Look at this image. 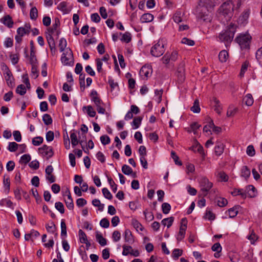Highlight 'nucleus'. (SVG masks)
<instances>
[{"label": "nucleus", "instance_id": "2f4dec72", "mask_svg": "<svg viewBox=\"0 0 262 262\" xmlns=\"http://www.w3.org/2000/svg\"><path fill=\"white\" fill-rule=\"evenodd\" d=\"M70 138L71 140V143L73 147L77 145L79 143V140L77 139V135L75 133L74 130L72 131L70 134Z\"/></svg>", "mask_w": 262, "mask_h": 262}, {"label": "nucleus", "instance_id": "9d476101", "mask_svg": "<svg viewBox=\"0 0 262 262\" xmlns=\"http://www.w3.org/2000/svg\"><path fill=\"white\" fill-rule=\"evenodd\" d=\"M152 72L151 66L149 64L143 66L140 70V75L144 78H147L151 76Z\"/></svg>", "mask_w": 262, "mask_h": 262}, {"label": "nucleus", "instance_id": "a18cd8bd", "mask_svg": "<svg viewBox=\"0 0 262 262\" xmlns=\"http://www.w3.org/2000/svg\"><path fill=\"white\" fill-rule=\"evenodd\" d=\"M31 160V156L29 154L23 155L20 159L19 163L21 164H27Z\"/></svg>", "mask_w": 262, "mask_h": 262}, {"label": "nucleus", "instance_id": "9b49d317", "mask_svg": "<svg viewBox=\"0 0 262 262\" xmlns=\"http://www.w3.org/2000/svg\"><path fill=\"white\" fill-rule=\"evenodd\" d=\"M5 70H6V71L5 74V78L7 82V85L10 88H13L15 85V83L12 73L6 66H5Z\"/></svg>", "mask_w": 262, "mask_h": 262}, {"label": "nucleus", "instance_id": "bf43d9fd", "mask_svg": "<svg viewBox=\"0 0 262 262\" xmlns=\"http://www.w3.org/2000/svg\"><path fill=\"white\" fill-rule=\"evenodd\" d=\"M67 40L64 38H61L59 40V47L60 52H63L67 46Z\"/></svg>", "mask_w": 262, "mask_h": 262}, {"label": "nucleus", "instance_id": "f704fd0d", "mask_svg": "<svg viewBox=\"0 0 262 262\" xmlns=\"http://www.w3.org/2000/svg\"><path fill=\"white\" fill-rule=\"evenodd\" d=\"M142 120V118L141 117H135L134 119V120L132 123V125L133 126L134 129H137L139 127L141 123Z\"/></svg>", "mask_w": 262, "mask_h": 262}, {"label": "nucleus", "instance_id": "f3484780", "mask_svg": "<svg viewBox=\"0 0 262 262\" xmlns=\"http://www.w3.org/2000/svg\"><path fill=\"white\" fill-rule=\"evenodd\" d=\"M215 175L219 178V180L220 181L227 182L229 177L227 174L223 171L217 170L215 173Z\"/></svg>", "mask_w": 262, "mask_h": 262}, {"label": "nucleus", "instance_id": "37998d69", "mask_svg": "<svg viewBox=\"0 0 262 262\" xmlns=\"http://www.w3.org/2000/svg\"><path fill=\"white\" fill-rule=\"evenodd\" d=\"M122 171L126 175H129L133 173V169L128 165L124 164L122 167Z\"/></svg>", "mask_w": 262, "mask_h": 262}, {"label": "nucleus", "instance_id": "7ed1b4c3", "mask_svg": "<svg viewBox=\"0 0 262 262\" xmlns=\"http://www.w3.org/2000/svg\"><path fill=\"white\" fill-rule=\"evenodd\" d=\"M91 100L93 101L96 107L98 113L104 114L105 112V109L103 107L104 103L102 100L98 96L97 92L96 90H92L90 94Z\"/></svg>", "mask_w": 262, "mask_h": 262}, {"label": "nucleus", "instance_id": "58836bf2", "mask_svg": "<svg viewBox=\"0 0 262 262\" xmlns=\"http://www.w3.org/2000/svg\"><path fill=\"white\" fill-rule=\"evenodd\" d=\"M37 61L36 57L35 55V52L34 51V47H32L31 48L30 62L31 65H34L36 64Z\"/></svg>", "mask_w": 262, "mask_h": 262}, {"label": "nucleus", "instance_id": "dca6fc26", "mask_svg": "<svg viewBox=\"0 0 262 262\" xmlns=\"http://www.w3.org/2000/svg\"><path fill=\"white\" fill-rule=\"evenodd\" d=\"M1 21L9 28H11L13 25V21L9 15L4 16L1 19Z\"/></svg>", "mask_w": 262, "mask_h": 262}, {"label": "nucleus", "instance_id": "6e6552de", "mask_svg": "<svg viewBox=\"0 0 262 262\" xmlns=\"http://www.w3.org/2000/svg\"><path fill=\"white\" fill-rule=\"evenodd\" d=\"M200 184L201 188V191L203 192L204 195H206L208 192L212 188L213 184L211 182H209V180L205 178H202L200 180Z\"/></svg>", "mask_w": 262, "mask_h": 262}, {"label": "nucleus", "instance_id": "412c9836", "mask_svg": "<svg viewBox=\"0 0 262 262\" xmlns=\"http://www.w3.org/2000/svg\"><path fill=\"white\" fill-rule=\"evenodd\" d=\"M65 203H66L67 207L69 209H70V210L73 209L74 203H73V201L72 196L71 195V193H69V194L68 195L67 199L65 200Z\"/></svg>", "mask_w": 262, "mask_h": 262}, {"label": "nucleus", "instance_id": "c85d7f7f", "mask_svg": "<svg viewBox=\"0 0 262 262\" xmlns=\"http://www.w3.org/2000/svg\"><path fill=\"white\" fill-rule=\"evenodd\" d=\"M228 57V53L226 50H222L220 52L219 58L222 62H226Z\"/></svg>", "mask_w": 262, "mask_h": 262}, {"label": "nucleus", "instance_id": "6ab92c4d", "mask_svg": "<svg viewBox=\"0 0 262 262\" xmlns=\"http://www.w3.org/2000/svg\"><path fill=\"white\" fill-rule=\"evenodd\" d=\"M154 19V16L150 13H145L143 14L141 18L140 21L142 23H149Z\"/></svg>", "mask_w": 262, "mask_h": 262}, {"label": "nucleus", "instance_id": "de8ad7c7", "mask_svg": "<svg viewBox=\"0 0 262 262\" xmlns=\"http://www.w3.org/2000/svg\"><path fill=\"white\" fill-rule=\"evenodd\" d=\"M204 217L208 220H214L215 219V214L210 210H207Z\"/></svg>", "mask_w": 262, "mask_h": 262}, {"label": "nucleus", "instance_id": "a878e982", "mask_svg": "<svg viewBox=\"0 0 262 262\" xmlns=\"http://www.w3.org/2000/svg\"><path fill=\"white\" fill-rule=\"evenodd\" d=\"M82 109L83 110L84 109L86 110L88 115L91 117H95L96 114V112L91 105L84 106L83 107Z\"/></svg>", "mask_w": 262, "mask_h": 262}, {"label": "nucleus", "instance_id": "f8f14e48", "mask_svg": "<svg viewBox=\"0 0 262 262\" xmlns=\"http://www.w3.org/2000/svg\"><path fill=\"white\" fill-rule=\"evenodd\" d=\"M53 171V168L52 165H48L45 170L46 174V179L50 183H54L55 181V177L52 174Z\"/></svg>", "mask_w": 262, "mask_h": 262}, {"label": "nucleus", "instance_id": "20e7f679", "mask_svg": "<svg viewBox=\"0 0 262 262\" xmlns=\"http://www.w3.org/2000/svg\"><path fill=\"white\" fill-rule=\"evenodd\" d=\"M165 40L164 39H159L158 42L151 47L150 50L151 54L157 57L162 55L165 50Z\"/></svg>", "mask_w": 262, "mask_h": 262}, {"label": "nucleus", "instance_id": "0e129e2a", "mask_svg": "<svg viewBox=\"0 0 262 262\" xmlns=\"http://www.w3.org/2000/svg\"><path fill=\"white\" fill-rule=\"evenodd\" d=\"M173 19L176 23H179L181 22V12L180 11L176 12L173 16Z\"/></svg>", "mask_w": 262, "mask_h": 262}, {"label": "nucleus", "instance_id": "4d7b16f0", "mask_svg": "<svg viewBox=\"0 0 262 262\" xmlns=\"http://www.w3.org/2000/svg\"><path fill=\"white\" fill-rule=\"evenodd\" d=\"M112 238L114 242H118L121 239L120 232L118 230L114 231L112 234Z\"/></svg>", "mask_w": 262, "mask_h": 262}, {"label": "nucleus", "instance_id": "79ce46f5", "mask_svg": "<svg viewBox=\"0 0 262 262\" xmlns=\"http://www.w3.org/2000/svg\"><path fill=\"white\" fill-rule=\"evenodd\" d=\"M106 177L107 178L108 182L114 192H115L117 190V185L115 184V182L113 180V179L111 177H109L107 175H106Z\"/></svg>", "mask_w": 262, "mask_h": 262}, {"label": "nucleus", "instance_id": "3c124183", "mask_svg": "<svg viewBox=\"0 0 262 262\" xmlns=\"http://www.w3.org/2000/svg\"><path fill=\"white\" fill-rule=\"evenodd\" d=\"M162 209L164 214H168L171 209V206L167 203H164L162 205Z\"/></svg>", "mask_w": 262, "mask_h": 262}, {"label": "nucleus", "instance_id": "a19ab883", "mask_svg": "<svg viewBox=\"0 0 262 262\" xmlns=\"http://www.w3.org/2000/svg\"><path fill=\"white\" fill-rule=\"evenodd\" d=\"M18 147V144L16 142H9L7 149L10 152H15Z\"/></svg>", "mask_w": 262, "mask_h": 262}, {"label": "nucleus", "instance_id": "ddd939ff", "mask_svg": "<svg viewBox=\"0 0 262 262\" xmlns=\"http://www.w3.org/2000/svg\"><path fill=\"white\" fill-rule=\"evenodd\" d=\"M39 151L40 152L44 154L45 156H48V159L51 158L54 155L52 147L47 145H43L41 147L39 148Z\"/></svg>", "mask_w": 262, "mask_h": 262}, {"label": "nucleus", "instance_id": "72a5a7b5", "mask_svg": "<svg viewBox=\"0 0 262 262\" xmlns=\"http://www.w3.org/2000/svg\"><path fill=\"white\" fill-rule=\"evenodd\" d=\"M183 254V250L180 249H174L172 252L171 256L172 258L177 260Z\"/></svg>", "mask_w": 262, "mask_h": 262}, {"label": "nucleus", "instance_id": "1a4fd4ad", "mask_svg": "<svg viewBox=\"0 0 262 262\" xmlns=\"http://www.w3.org/2000/svg\"><path fill=\"white\" fill-rule=\"evenodd\" d=\"M187 222L186 218H183L181 220V225L180 228L179 234L177 237L178 241H181L185 237V232L187 228Z\"/></svg>", "mask_w": 262, "mask_h": 262}, {"label": "nucleus", "instance_id": "393cba45", "mask_svg": "<svg viewBox=\"0 0 262 262\" xmlns=\"http://www.w3.org/2000/svg\"><path fill=\"white\" fill-rule=\"evenodd\" d=\"M213 101L214 102V111L219 115L221 113L222 107L220 104V102L219 100H217L216 98L214 97L213 98Z\"/></svg>", "mask_w": 262, "mask_h": 262}, {"label": "nucleus", "instance_id": "bb28decb", "mask_svg": "<svg viewBox=\"0 0 262 262\" xmlns=\"http://www.w3.org/2000/svg\"><path fill=\"white\" fill-rule=\"evenodd\" d=\"M250 15V10H245L240 16L239 18V21H241L242 23H244L247 20L249 17Z\"/></svg>", "mask_w": 262, "mask_h": 262}, {"label": "nucleus", "instance_id": "69168bd1", "mask_svg": "<svg viewBox=\"0 0 262 262\" xmlns=\"http://www.w3.org/2000/svg\"><path fill=\"white\" fill-rule=\"evenodd\" d=\"M56 209L58 210L60 213L63 214L64 212V206L63 204L60 202H56L55 204Z\"/></svg>", "mask_w": 262, "mask_h": 262}, {"label": "nucleus", "instance_id": "4468645a", "mask_svg": "<svg viewBox=\"0 0 262 262\" xmlns=\"http://www.w3.org/2000/svg\"><path fill=\"white\" fill-rule=\"evenodd\" d=\"M46 38L47 39L48 43L49 44L50 49L51 50V51H52L53 50H55V43L54 40V38L52 36L53 34H51L48 32L46 33Z\"/></svg>", "mask_w": 262, "mask_h": 262}, {"label": "nucleus", "instance_id": "09e8293b", "mask_svg": "<svg viewBox=\"0 0 262 262\" xmlns=\"http://www.w3.org/2000/svg\"><path fill=\"white\" fill-rule=\"evenodd\" d=\"M67 235V226L65 221L62 219L61 221V236H66Z\"/></svg>", "mask_w": 262, "mask_h": 262}, {"label": "nucleus", "instance_id": "7c9ffc66", "mask_svg": "<svg viewBox=\"0 0 262 262\" xmlns=\"http://www.w3.org/2000/svg\"><path fill=\"white\" fill-rule=\"evenodd\" d=\"M3 183L5 188V190L8 192L10 190V180L9 176L5 174L4 176Z\"/></svg>", "mask_w": 262, "mask_h": 262}, {"label": "nucleus", "instance_id": "6e6d98bb", "mask_svg": "<svg viewBox=\"0 0 262 262\" xmlns=\"http://www.w3.org/2000/svg\"><path fill=\"white\" fill-rule=\"evenodd\" d=\"M247 154L250 157H253L255 155V151L253 145H249L246 150Z\"/></svg>", "mask_w": 262, "mask_h": 262}, {"label": "nucleus", "instance_id": "603ef678", "mask_svg": "<svg viewBox=\"0 0 262 262\" xmlns=\"http://www.w3.org/2000/svg\"><path fill=\"white\" fill-rule=\"evenodd\" d=\"M145 218L147 221H151L154 219V216L151 212L148 211L147 209L144 211L143 212Z\"/></svg>", "mask_w": 262, "mask_h": 262}, {"label": "nucleus", "instance_id": "f257e3e1", "mask_svg": "<svg viewBox=\"0 0 262 262\" xmlns=\"http://www.w3.org/2000/svg\"><path fill=\"white\" fill-rule=\"evenodd\" d=\"M242 0H229L224 2L219 8V12L229 20L234 12H238L241 7Z\"/></svg>", "mask_w": 262, "mask_h": 262}, {"label": "nucleus", "instance_id": "423d86ee", "mask_svg": "<svg viewBox=\"0 0 262 262\" xmlns=\"http://www.w3.org/2000/svg\"><path fill=\"white\" fill-rule=\"evenodd\" d=\"M30 25H26L25 27H19L17 29V35L15 36L16 48H19L20 43L22 41V37L26 34H29L30 33Z\"/></svg>", "mask_w": 262, "mask_h": 262}, {"label": "nucleus", "instance_id": "338daca9", "mask_svg": "<svg viewBox=\"0 0 262 262\" xmlns=\"http://www.w3.org/2000/svg\"><path fill=\"white\" fill-rule=\"evenodd\" d=\"M100 141L103 145H106L110 143L111 140L110 137L107 135H103L100 137Z\"/></svg>", "mask_w": 262, "mask_h": 262}, {"label": "nucleus", "instance_id": "c03bdc74", "mask_svg": "<svg viewBox=\"0 0 262 262\" xmlns=\"http://www.w3.org/2000/svg\"><path fill=\"white\" fill-rule=\"evenodd\" d=\"M16 93L20 95H24L26 93V89L25 85L23 84L18 85L16 89Z\"/></svg>", "mask_w": 262, "mask_h": 262}, {"label": "nucleus", "instance_id": "c756f323", "mask_svg": "<svg viewBox=\"0 0 262 262\" xmlns=\"http://www.w3.org/2000/svg\"><path fill=\"white\" fill-rule=\"evenodd\" d=\"M173 221H174V217L171 216V217H169L165 218V219H163L161 223L164 226L167 225V227L168 228L172 225V224L173 222Z\"/></svg>", "mask_w": 262, "mask_h": 262}, {"label": "nucleus", "instance_id": "ea45409f", "mask_svg": "<svg viewBox=\"0 0 262 262\" xmlns=\"http://www.w3.org/2000/svg\"><path fill=\"white\" fill-rule=\"evenodd\" d=\"M42 120L44 123L47 125L51 124L53 121L51 116L48 114L43 115L42 117Z\"/></svg>", "mask_w": 262, "mask_h": 262}, {"label": "nucleus", "instance_id": "4be33fe9", "mask_svg": "<svg viewBox=\"0 0 262 262\" xmlns=\"http://www.w3.org/2000/svg\"><path fill=\"white\" fill-rule=\"evenodd\" d=\"M120 35H122L121 40L126 43L129 42L132 40L131 34L128 32H126L124 34L120 33Z\"/></svg>", "mask_w": 262, "mask_h": 262}, {"label": "nucleus", "instance_id": "c9c22d12", "mask_svg": "<svg viewBox=\"0 0 262 262\" xmlns=\"http://www.w3.org/2000/svg\"><path fill=\"white\" fill-rule=\"evenodd\" d=\"M191 111L195 113H198L200 112L201 109L199 105V101L195 99L194 101L193 106L190 108Z\"/></svg>", "mask_w": 262, "mask_h": 262}, {"label": "nucleus", "instance_id": "e433bc0d", "mask_svg": "<svg viewBox=\"0 0 262 262\" xmlns=\"http://www.w3.org/2000/svg\"><path fill=\"white\" fill-rule=\"evenodd\" d=\"M96 238L97 241L99 243V244L102 246H105L107 244L106 240L104 238L101 234H98V233L96 235Z\"/></svg>", "mask_w": 262, "mask_h": 262}, {"label": "nucleus", "instance_id": "473e14b6", "mask_svg": "<svg viewBox=\"0 0 262 262\" xmlns=\"http://www.w3.org/2000/svg\"><path fill=\"white\" fill-rule=\"evenodd\" d=\"M57 9L63 12V13H68L70 10L67 8V3L65 2H61L57 6Z\"/></svg>", "mask_w": 262, "mask_h": 262}, {"label": "nucleus", "instance_id": "aec40b11", "mask_svg": "<svg viewBox=\"0 0 262 262\" xmlns=\"http://www.w3.org/2000/svg\"><path fill=\"white\" fill-rule=\"evenodd\" d=\"M124 237L125 242L127 243H132L133 242V236L132 233V232L129 229H126L124 233Z\"/></svg>", "mask_w": 262, "mask_h": 262}, {"label": "nucleus", "instance_id": "774afa93", "mask_svg": "<svg viewBox=\"0 0 262 262\" xmlns=\"http://www.w3.org/2000/svg\"><path fill=\"white\" fill-rule=\"evenodd\" d=\"M21 190H23L21 188L18 187L14 191L15 198L18 201L21 199Z\"/></svg>", "mask_w": 262, "mask_h": 262}, {"label": "nucleus", "instance_id": "f03ea898", "mask_svg": "<svg viewBox=\"0 0 262 262\" xmlns=\"http://www.w3.org/2000/svg\"><path fill=\"white\" fill-rule=\"evenodd\" d=\"M236 29V25L231 23L224 31L219 35V38L225 45L230 43L233 40Z\"/></svg>", "mask_w": 262, "mask_h": 262}, {"label": "nucleus", "instance_id": "b1692460", "mask_svg": "<svg viewBox=\"0 0 262 262\" xmlns=\"http://www.w3.org/2000/svg\"><path fill=\"white\" fill-rule=\"evenodd\" d=\"M250 170L247 166H244L241 169V177L248 179L250 176Z\"/></svg>", "mask_w": 262, "mask_h": 262}, {"label": "nucleus", "instance_id": "a211bd4d", "mask_svg": "<svg viewBox=\"0 0 262 262\" xmlns=\"http://www.w3.org/2000/svg\"><path fill=\"white\" fill-rule=\"evenodd\" d=\"M60 25V21L58 18H55L54 20V23L53 24L52 27L49 28L47 29V32L54 34L55 33V31L57 30L58 27Z\"/></svg>", "mask_w": 262, "mask_h": 262}, {"label": "nucleus", "instance_id": "39448f33", "mask_svg": "<svg viewBox=\"0 0 262 262\" xmlns=\"http://www.w3.org/2000/svg\"><path fill=\"white\" fill-rule=\"evenodd\" d=\"M251 36L248 33L240 34L235 38V41L240 46L241 49H249Z\"/></svg>", "mask_w": 262, "mask_h": 262}, {"label": "nucleus", "instance_id": "4c0bfd02", "mask_svg": "<svg viewBox=\"0 0 262 262\" xmlns=\"http://www.w3.org/2000/svg\"><path fill=\"white\" fill-rule=\"evenodd\" d=\"M30 16L32 20H36L38 17V10L36 7H33L31 9Z\"/></svg>", "mask_w": 262, "mask_h": 262}, {"label": "nucleus", "instance_id": "680f3d73", "mask_svg": "<svg viewBox=\"0 0 262 262\" xmlns=\"http://www.w3.org/2000/svg\"><path fill=\"white\" fill-rule=\"evenodd\" d=\"M46 228L48 232L53 233L55 232L56 227L54 223L53 222H51L50 224H48L46 225Z\"/></svg>", "mask_w": 262, "mask_h": 262}, {"label": "nucleus", "instance_id": "5701e85b", "mask_svg": "<svg viewBox=\"0 0 262 262\" xmlns=\"http://www.w3.org/2000/svg\"><path fill=\"white\" fill-rule=\"evenodd\" d=\"M239 206H235L233 208H231L228 210V214L229 217L231 218H233L236 216L238 212V209L239 208Z\"/></svg>", "mask_w": 262, "mask_h": 262}, {"label": "nucleus", "instance_id": "5fc2aeb1", "mask_svg": "<svg viewBox=\"0 0 262 262\" xmlns=\"http://www.w3.org/2000/svg\"><path fill=\"white\" fill-rule=\"evenodd\" d=\"M43 138L40 136L35 137L32 139V144L34 146H38L43 142Z\"/></svg>", "mask_w": 262, "mask_h": 262}, {"label": "nucleus", "instance_id": "49530a36", "mask_svg": "<svg viewBox=\"0 0 262 262\" xmlns=\"http://www.w3.org/2000/svg\"><path fill=\"white\" fill-rule=\"evenodd\" d=\"M231 194L235 196L240 195L243 198H246V193L243 189H235L232 192Z\"/></svg>", "mask_w": 262, "mask_h": 262}, {"label": "nucleus", "instance_id": "8fccbe9b", "mask_svg": "<svg viewBox=\"0 0 262 262\" xmlns=\"http://www.w3.org/2000/svg\"><path fill=\"white\" fill-rule=\"evenodd\" d=\"M78 235L80 243H86V241L88 240L86 235L81 229L79 230Z\"/></svg>", "mask_w": 262, "mask_h": 262}, {"label": "nucleus", "instance_id": "e2e57ef3", "mask_svg": "<svg viewBox=\"0 0 262 262\" xmlns=\"http://www.w3.org/2000/svg\"><path fill=\"white\" fill-rule=\"evenodd\" d=\"M123 252L122 254L123 255H127L129 254L130 251L132 250L133 248L130 246H126L125 245H124L123 246Z\"/></svg>", "mask_w": 262, "mask_h": 262}, {"label": "nucleus", "instance_id": "cd10ccee", "mask_svg": "<svg viewBox=\"0 0 262 262\" xmlns=\"http://www.w3.org/2000/svg\"><path fill=\"white\" fill-rule=\"evenodd\" d=\"M245 104L248 106H251L254 102L252 96L250 94H247L243 99Z\"/></svg>", "mask_w": 262, "mask_h": 262}, {"label": "nucleus", "instance_id": "2eb2a0df", "mask_svg": "<svg viewBox=\"0 0 262 262\" xmlns=\"http://www.w3.org/2000/svg\"><path fill=\"white\" fill-rule=\"evenodd\" d=\"M225 148L224 144L220 142H216L214 147V152L217 156H221L224 152Z\"/></svg>", "mask_w": 262, "mask_h": 262}, {"label": "nucleus", "instance_id": "052dcab7", "mask_svg": "<svg viewBox=\"0 0 262 262\" xmlns=\"http://www.w3.org/2000/svg\"><path fill=\"white\" fill-rule=\"evenodd\" d=\"M171 157L173 159L174 163L176 165H182V163L181 161L179 160V157L174 151H171Z\"/></svg>", "mask_w": 262, "mask_h": 262}, {"label": "nucleus", "instance_id": "13d9d810", "mask_svg": "<svg viewBox=\"0 0 262 262\" xmlns=\"http://www.w3.org/2000/svg\"><path fill=\"white\" fill-rule=\"evenodd\" d=\"M102 192L104 196L108 200H112L113 198V195L106 188H103L102 190Z\"/></svg>", "mask_w": 262, "mask_h": 262}, {"label": "nucleus", "instance_id": "0eeeda50", "mask_svg": "<svg viewBox=\"0 0 262 262\" xmlns=\"http://www.w3.org/2000/svg\"><path fill=\"white\" fill-rule=\"evenodd\" d=\"M61 61L64 66H72L74 64L73 52L71 49L67 48L65 52L62 53Z\"/></svg>", "mask_w": 262, "mask_h": 262}, {"label": "nucleus", "instance_id": "864d4df0", "mask_svg": "<svg viewBox=\"0 0 262 262\" xmlns=\"http://www.w3.org/2000/svg\"><path fill=\"white\" fill-rule=\"evenodd\" d=\"M216 202L217 205L221 207L225 206L228 203L227 199L224 198H218Z\"/></svg>", "mask_w": 262, "mask_h": 262}]
</instances>
